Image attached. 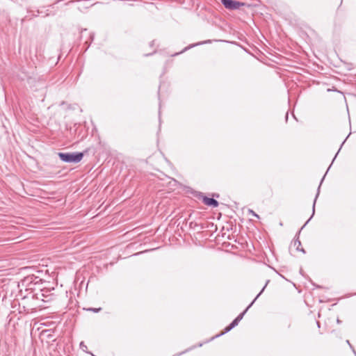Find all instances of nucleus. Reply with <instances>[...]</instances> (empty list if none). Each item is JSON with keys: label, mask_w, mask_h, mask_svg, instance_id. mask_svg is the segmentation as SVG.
I'll use <instances>...</instances> for the list:
<instances>
[{"label": "nucleus", "mask_w": 356, "mask_h": 356, "mask_svg": "<svg viewBox=\"0 0 356 356\" xmlns=\"http://www.w3.org/2000/svg\"><path fill=\"white\" fill-rule=\"evenodd\" d=\"M80 348H81L83 351H84V352H86V353H88V351H87L88 347H87V346L84 343V342H83V341H81V342L80 343Z\"/></svg>", "instance_id": "nucleus-8"}, {"label": "nucleus", "mask_w": 356, "mask_h": 356, "mask_svg": "<svg viewBox=\"0 0 356 356\" xmlns=\"http://www.w3.org/2000/svg\"><path fill=\"white\" fill-rule=\"evenodd\" d=\"M269 282V280H268L266 283V284L264 285V286L263 287V289H261V291L259 293V294L256 296V298L252 300V302L248 305V307L242 312L236 318L240 322L242 318H243V316L245 315V314L247 312V311L248 310V309L252 307V305L254 304V302L256 301V300L259 298V296L263 293V291H264L265 288L266 287L268 283Z\"/></svg>", "instance_id": "nucleus-3"}, {"label": "nucleus", "mask_w": 356, "mask_h": 356, "mask_svg": "<svg viewBox=\"0 0 356 356\" xmlns=\"http://www.w3.org/2000/svg\"><path fill=\"white\" fill-rule=\"evenodd\" d=\"M87 152L88 150L86 149L82 152H59L58 155L63 162L77 163L82 160Z\"/></svg>", "instance_id": "nucleus-1"}, {"label": "nucleus", "mask_w": 356, "mask_h": 356, "mask_svg": "<svg viewBox=\"0 0 356 356\" xmlns=\"http://www.w3.org/2000/svg\"><path fill=\"white\" fill-rule=\"evenodd\" d=\"M325 178V176H323V177L322 178L321 181V183H320V185L318 186V191H317V193H316V195L315 197V199H314V204H313V208H312V214L311 216V217L308 219V220L305 223V225L301 227V229L299 230V232H298V234H300L301 230L306 226V225L309 222V221L312 219V218L313 217V216L314 215V212H315V204H316V199L319 195V192H320V188H321V185L323 181Z\"/></svg>", "instance_id": "nucleus-4"}, {"label": "nucleus", "mask_w": 356, "mask_h": 356, "mask_svg": "<svg viewBox=\"0 0 356 356\" xmlns=\"http://www.w3.org/2000/svg\"><path fill=\"white\" fill-rule=\"evenodd\" d=\"M81 0H76V1H81ZM75 1H70L69 2H67L66 4H70V3H74Z\"/></svg>", "instance_id": "nucleus-12"}, {"label": "nucleus", "mask_w": 356, "mask_h": 356, "mask_svg": "<svg viewBox=\"0 0 356 356\" xmlns=\"http://www.w3.org/2000/svg\"><path fill=\"white\" fill-rule=\"evenodd\" d=\"M239 321L235 318L228 326H227L224 331L222 332H221L220 334H218L216 336V337H220L228 332H229L232 329H233L234 327H235L236 325H238Z\"/></svg>", "instance_id": "nucleus-6"}, {"label": "nucleus", "mask_w": 356, "mask_h": 356, "mask_svg": "<svg viewBox=\"0 0 356 356\" xmlns=\"http://www.w3.org/2000/svg\"><path fill=\"white\" fill-rule=\"evenodd\" d=\"M293 245L296 248L298 251H301L303 253H305V251L303 248H300V246L301 245V242L298 238V236L296 239L293 241Z\"/></svg>", "instance_id": "nucleus-7"}, {"label": "nucleus", "mask_w": 356, "mask_h": 356, "mask_svg": "<svg viewBox=\"0 0 356 356\" xmlns=\"http://www.w3.org/2000/svg\"><path fill=\"white\" fill-rule=\"evenodd\" d=\"M248 213L252 214L253 216H255L256 218H259V215H257L253 210L249 209Z\"/></svg>", "instance_id": "nucleus-11"}, {"label": "nucleus", "mask_w": 356, "mask_h": 356, "mask_svg": "<svg viewBox=\"0 0 356 356\" xmlns=\"http://www.w3.org/2000/svg\"><path fill=\"white\" fill-rule=\"evenodd\" d=\"M220 1L227 9L232 10L239 9L245 5L243 2L234 0H220Z\"/></svg>", "instance_id": "nucleus-2"}, {"label": "nucleus", "mask_w": 356, "mask_h": 356, "mask_svg": "<svg viewBox=\"0 0 356 356\" xmlns=\"http://www.w3.org/2000/svg\"><path fill=\"white\" fill-rule=\"evenodd\" d=\"M337 323L338 324H340V323H341V321H340V320L338 318V319L337 320Z\"/></svg>", "instance_id": "nucleus-14"}, {"label": "nucleus", "mask_w": 356, "mask_h": 356, "mask_svg": "<svg viewBox=\"0 0 356 356\" xmlns=\"http://www.w3.org/2000/svg\"><path fill=\"white\" fill-rule=\"evenodd\" d=\"M349 136H350V134H348V136H347V137H346V138L343 140V143H342V144L341 145V147H340L339 149L338 150V152H337V154H336L335 156L334 157V159H333V160H332V162L334 161V159H335V158L337 157V154H338L339 152L340 151V149H341V148L342 145L345 143V142L347 140V139H348V138Z\"/></svg>", "instance_id": "nucleus-10"}, {"label": "nucleus", "mask_w": 356, "mask_h": 356, "mask_svg": "<svg viewBox=\"0 0 356 356\" xmlns=\"http://www.w3.org/2000/svg\"><path fill=\"white\" fill-rule=\"evenodd\" d=\"M317 326L320 327V323H319V322H317Z\"/></svg>", "instance_id": "nucleus-17"}, {"label": "nucleus", "mask_w": 356, "mask_h": 356, "mask_svg": "<svg viewBox=\"0 0 356 356\" xmlns=\"http://www.w3.org/2000/svg\"><path fill=\"white\" fill-rule=\"evenodd\" d=\"M202 201L206 205L212 207L213 208L217 207L218 206V202L216 200L213 199V197L203 196Z\"/></svg>", "instance_id": "nucleus-5"}, {"label": "nucleus", "mask_w": 356, "mask_h": 356, "mask_svg": "<svg viewBox=\"0 0 356 356\" xmlns=\"http://www.w3.org/2000/svg\"><path fill=\"white\" fill-rule=\"evenodd\" d=\"M346 343L350 346V347L351 348H353V346H352V345L350 344V343L349 340H346Z\"/></svg>", "instance_id": "nucleus-13"}, {"label": "nucleus", "mask_w": 356, "mask_h": 356, "mask_svg": "<svg viewBox=\"0 0 356 356\" xmlns=\"http://www.w3.org/2000/svg\"><path fill=\"white\" fill-rule=\"evenodd\" d=\"M65 104V102H62L60 106H64Z\"/></svg>", "instance_id": "nucleus-16"}, {"label": "nucleus", "mask_w": 356, "mask_h": 356, "mask_svg": "<svg viewBox=\"0 0 356 356\" xmlns=\"http://www.w3.org/2000/svg\"><path fill=\"white\" fill-rule=\"evenodd\" d=\"M331 165H332V163H330V165L329 166V168H328V169H327V171H328V170H329V169L330 168ZM326 174H327V173H325L324 176H325V175H326Z\"/></svg>", "instance_id": "nucleus-15"}, {"label": "nucleus", "mask_w": 356, "mask_h": 356, "mask_svg": "<svg viewBox=\"0 0 356 356\" xmlns=\"http://www.w3.org/2000/svg\"><path fill=\"white\" fill-rule=\"evenodd\" d=\"M88 311H91V312H93L95 313H97L99 312H100L102 310V308L101 307H99V308H92V307H90V308H88L87 309Z\"/></svg>", "instance_id": "nucleus-9"}]
</instances>
